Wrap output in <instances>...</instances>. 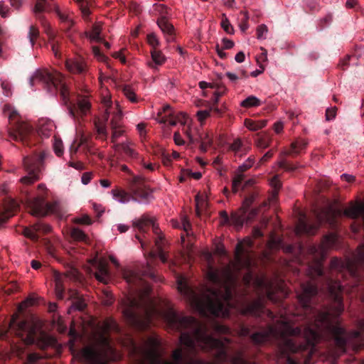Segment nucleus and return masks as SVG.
<instances>
[{
  "label": "nucleus",
  "mask_w": 364,
  "mask_h": 364,
  "mask_svg": "<svg viewBox=\"0 0 364 364\" xmlns=\"http://www.w3.org/2000/svg\"><path fill=\"white\" fill-rule=\"evenodd\" d=\"M245 213H244L241 210L240 213H232L231 218H230L231 223L237 227H241L247 220V218L245 215Z\"/></svg>",
  "instance_id": "obj_34"
},
{
  "label": "nucleus",
  "mask_w": 364,
  "mask_h": 364,
  "mask_svg": "<svg viewBox=\"0 0 364 364\" xmlns=\"http://www.w3.org/2000/svg\"><path fill=\"white\" fill-rule=\"evenodd\" d=\"M65 66L69 72L74 74H82L86 70V63L82 58L68 59Z\"/></svg>",
  "instance_id": "obj_17"
},
{
  "label": "nucleus",
  "mask_w": 364,
  "mask_h": 364,
  "mask_svg": "<svg viewBox=\"0 0 364 364\" xmlns=\"http://www.w3.org/2000/svg\"><path fill=\"white\" fill-rule=\"evenodd\" d=\"M53 149L57 156H61L63 152V146L62 141L60 139H55L53 144Z\"/></svg>",
  "instance_id": "obj_52"
},
{
  "label": "nucleus",
  "mask_w": 364,
  "mask_h": 364,
  "mask_svg": "<svg viewBox=\"0 0 364 364\" xmlns=\"http://www.w3.org/2000/svg\"><path fill=\"white\" fill-rule=\"evenodd\" d=\"M142 189L143 188H134V191L132 192L133 197L135 200L134 201L139 203L146 204L152 200L153 196L151 193L142 192Z\"/></svg>",
  "instance_id": "obj_23"
},
{
  "label": "nucleus",
  "mask_w": 364,
  "mask_h": 364,
  "mask_svg": "<svg viewBox=\"0 0 364 364\" xmlns=\"http://www.w3.org/2000/svg\"><path fill=\"white\" fill-rule=\"evenodd\" d=\"M122 92L125 97L132 103L139 102V97L136 96L135 90L129 85H125L122 87Z\"/></svg>",
  "instance_id": "obj_29"
},
{
  "label": "nucleus",
  "mask_w": 364,
  "mask_h": 364,
  "mask_svg": "<svg viewBox=\"0 0 364 364\" xmlns=\"http://www.w3.org/2000/svg\"><path fill=\"white\" fill-rule=\"evenodd\" d=\"M251 240L245 239L239 242L235 247V259L223 270L219 271L210 267L207 279L210 283L200 290L192 289L184 277L177 278L178 291L200 314L226 317L230 310L235 308L230 299L238 279L240 271L248 270L243 277L246 284L250 283L252 275L249 272L252 265V258L249 249Z\"/></svg>",
  "instance_id": "obj_3"
},
{
  "label": "nucleus",
  "mask_w": 364,
  "mask_h": 364,
  "mask_svg": "<svg viewBox=\"0 0 364 364\" xmlns=\"http://www.w3.org/2000/svg\"><path fill=\"white\" fill-rule=\"evenodd\" d=\"M102 103L105 109V114L107 115L106 120L108 119V116L112 115L116 119L122 118V110L118 102H115L114 105L112 104L111 100V96L108 92L103 94L102 97Z\"/></svg>",
  "instance_id": "obj_12"
},
{
  "label": "nucleus",
  "mask_w": 364,
  "mask_h": 364,
  "mask_svg": "<svg viewBox=\"0 0 364 364\" xmlns=\"http://www.w3.org/2000/svg\"><path fill=\"white\" fill-rule=\"evenodd\" d=\"M149 287H146L143 292L129 296L122 301L124 316L130 324L145 328L154 318L162 317L172 328L183 331L180 343L189 353L194 354L198 350L215 349L218 361L228 360L225 351V346L229 343L228 339L213 338L208 334L205 324L198 322L191 316H180L168 306L161 310L158 303L149 296Z\"/></svg>",
  "instance_id": "obj_2"
},
{
  "label": "nucleus",
  "mask_w": 364,
  "mask_h": 364,
  "mask_svg": "<svg viewBox=\"0 0 364 364\" xmlns=\"http://www.w3.org/2000/svg\"><path fill=\"white\" fill-rule=\"evenodd\" d=\"M46 0H36V4L33 7V11L36 14H41L46 11Z\"/></svg>",
  "instance_id": "obj_40"
},
{
  "label": "nucleus",
  "mask_w": 364,
  "mask_h": 364,
  "mask_svg": "<svg viewBox=\"0 0 364 364\" xmlns=\"http://www.w3.org/2000/svg\"><path fill=\"white\" fill-rule=\"evenodd\" d=\"M196 213L197 215H199L200 211L206 205L205 198L203 196H200L197 195L196 196Z\"/></svg>",
  "instance_id": "obj_44"
},
{
  "label": "nucleus",
  "mask_w": 364,
  "mask_h": 364,
  "mask_svg": "<svg viewBox=\"0 0 364 364\" xmlns=\"http://www.w3.org/2000/svg\"><path fill=\"white\" fill-rule=\"evenodd\" d=\"M80 5V9L84 17H87L90 14V11L87 6V1L85 0L82 2H79Z\"/></svg>",
  "instance_id": "obj_57"
},
{
  "label": "nucleus",
  "mask_w": 364,
  "mask_h": 364,
  "mask_svg": "<svg viewBox=\"0 0 364 364\" xmlns=\"http://www.w3.org/2000/svg\"><path fill=\"white\" fill-rule=\"evenodd\" d=\"M41 357L36 353H31L28 355L26 364H36Z\"/></svg>",
  "instance_id": "obj_58"
},
{
  "label": "nucleus",
  "mask_w": 364,
  "mask_h": 364,
  "mask_svg": "<svg viewBox=\"0 0 364 364\" xmlns=\"http://www.w3.org/2000/svg\"><path fill=\"white\" fill-rule=\"evenodd\" d=\"M34 303V299L31 297H28L26 299H25L23 301H22L18 305V311H23L25 309H26L28 306L32 305Z\"/></svg>",
  "instance_id": "obj_55"
},
{
  "label": "nucleus",
  "mask_w": 364,
  "mask_h": 364,
  "mask_svg": "<svg viewBox=\"0 0 364 364\" xmlns=\"http://www.w3.org/2000/svg\"><path fill=\"white\" fill-rule=\"evenodd\" d=\"M54 125L52 122L42 121L38 128V132L43 136L48 137L53 130Z\"/></svg>",
  "instance_id": "obj_35"
},
{
  "label": "nucleus",
  "mask_w": 364,
  "mask_h": 364,
  "mask_svg": "<svg viewBox=\"0 0 364 364\" xmlns=\"http://www.w3.org/2000/svg\"><path fill=\"white\" fill-rule=\"evenodd\" d=\"M89 263L97 268L95 273L96 279L102 283H107L109 278L107 269V262L105 259L97 260L96 258L90 259Z\"/></svg>",
  "instance_id": "obj_14"
},
{
  "label": "nucleus",
  "mask_w": 364,
  "mask_h": 364,
  "mask_svg": "<svg viewBox=\"0 0 364 364\" xmlns=\"http://www.w3.org/2000/svg\"><path fill=\"white\" fill-rule=\"evenodd\" d=\"M244 179V175L242 173H237L232 180V191L236 193L240 188L242 181Z\"/></svg>",
  "instance_id": "obj_43"
},
{
  "label": "nucleus",
  "mask_w": 364,
  "mask_h": 364,
  "mask_svg": "<svg viewBox=\"0 0 364 364\" xmlns=\"http://www.w3.org/2000/svg\"><path fill=\"white\" fill-rule=\"evenodd\" d=\"M18 315L13 316L9 324V328L21 337L25 344L31 345L36 343L39 348H45L55 344V340L53 337L49 336L40 331V326L33 320L21 321L16 324Z\"/></svg>",
  "instance_id": "obj_6"
},
{
  "label": "nucleus",
  "mask_w": 364,
  "mask_h": 364,
  "mask_svg": "<svg viewBox=\"0 0 364 364\" xmlns=\"http://www.w3.org/2000/svg\"><path fill=\"white\" fill-rule=\"evenodd\" d=\"M256 197L257 195L255 193H253L250 197L245 199L240 209L241 211L245 213L250 206V205L252 203V202L255 200Z\"/></svg>",
  "instance_id": "obj_46"
},
{
  "label": "nucleus",
  "mask_w": 364,
  "mask_h": 364,
  "mask_svg": "<svg viewBox=\"0 0 364 364\" xmlns=\"http://www.w3.org/2000/svg\"><path fill=\"white\" fill-rule=\"evenodd\" d=\"M242 146V142L240 139H236L233 141V142L231 144L230 146V149L232 151H234L235 154L238 153Z\"/></svg>",
  "instance_id": "obj_54"
},
{
  "label": "nucleus",
  "mask_w": 364,
  "mask_h": 364,
  "mask_svg": "<svg viewBox=\"0 0 364 364\" xmlns=\"http://www.w3.org/2000/svg\"><path fill=\"white\" fill-rule=\"evenodd\" d=\"M338 240L337 235L331 233L324 237L319 245L309 247L308 252L315 260L314 264L308 269V274L311 277H318L322 274L321 260L326 257L329 250L336 247Z\"/></svg>",
  "instance_id": "obj_7"
},
{
  "label": "nucleus",
  "mask_w": 364,
  "mask_h": 364,
  "mask_svg": "<svg viewBox=\"0 0 364 364\" xmlns=\"http://www.w3.org/2000/svg\"><path fill=\"white\" fill-rule=\"evenodd\" d=\"M173 116L176 118L178 124H181L183 126H185L188 123V117L185 112H179Z\"/></svg>",
  "instance_id": "obj_51"
},
{
  "label": "nucleus",
  "mask_w": 364,
  "mask_h": 364,
  "mask_svg": "<svg viewBox=\"0 0 364 364\" xmlns=\"http://www.w3.org/2000/svg\"><path fill=\"white\" fill-rule=\"evenodd\" d=\"M221 26L227 33L232 34L234 33L233 27L227 18L222 20Z\"/></svg>",
  "instance_id": "obj_49"
},
{
  "label": "nucleus",
  "mask_w": 364,
  "mask_h": 364,
  "mask_svg": "<svg viewBox=\"0 0 364 364\" xmlns=\"http://www.w3.org/2000/svg\"><path fill=\"white\" fill-rule=\"evenodd\" d=\"M268 29L266 25L261 24L257 28V37L259 40H264L267 38Z\"/></svg>",
  "instance_id": "obj_42"
},
{
  "label": "nucleus",
  "mask_w": 364,
  "mask_h": 364,
  "mask_svg": "<svg viewBox=\"0 0 364 364\" xmlns=\"http://www.w3.org/2000/svg\"><path fill=\"white\" fill-rule=\"evenodd\" d=\"M163 112L164 113H167L168 116L170 117V119L166 118L165 117H162L161 119L159 121L160 123H166L168 122V124L171 126L176 125L177 121L173 116V112L171 111V108L169 105H165L163 107Z\"/></svg>",
  "instance_id": "obj_33"
},
{
  "label": "nucleus",
  "mask_w": 364,
  "mask_h": 364,
  "mask_svg": "<svg viewBox=\"0 0 364 364\" xmlns=\"http://www.w3.org/2000/svg\"><path fill=\"white\" fill-rule=\"evenodd\" d=\"M261 105V100L254 95L247 97L240 102V106L245 108L256 107Z\"/></svg>",
  "instance_id": "obj_30"
},
{
  "label": "nucleus",
  "mask_w": 364,
  "mask_h": 364,
  "mask_svg": "<svg viewBox=\"0 0 364 364\" xmlns=\"http://www.w3.org/2000/svg\"><path fill=\"white\" fill-rule=\"evenodd\" d=\"M85 141H86V137L82 136L80 138V142L78 143V144L77 146H75V142H74L71 145L70 149V160L68 161L69 166L73 167L77 170H82L84 168V164L81 161H74V156L77 152L79 146L84 144L85 143Z\"/></svg>",
  "instance_id": "obj_18"
},
{
  "label": "nucleus",
  "mask_w": 364,
  "mask_h": 364,
  "mask_svg": "<svg viewBox=\"0 0 364 364\" xmlns=\"http://www.w3.org/2000/svg\"><path fill=\"white\" fill-rule=\"evenodd\" d=\"M245 126L250 131H257L263 127H264L267 124V121L266 119L259 120V121H253L250 119H246L245 120Z\"/></svg>",
  "instance_id": "obj_26"
},
{
  "label": "nucleus",
  "mask_w": 364,
  "mask_h": 364,
  "mask_svg": "<svg viewBox=\"0 0 364 364\" xmlns=\"http://www.w3.org/2000/svg\"><path fill=\"white\" fill-rule=\"evenodd\" d=\"M181 226L183 230L188 234L191 230V224L186 217H183L181 219Z\"/></svg>",
  "instance_id": "obj_59"
},
{
  "label": "nucleus",
  "mask_w": 364,
  "mask_h": 364,
  "mask_svg": "<svg viewBox=\"0 0 364 364\" xmlns=\"http://www.w3.org/2000/svg\"><path fill=\"white\" fill-rule=\"evenodd\" d=\"M63 75L59 72L55 70L53 73L47 70H37L30 78L31 86L37 84H42L48 86V91H52V87L58 88L60 91L62 99L65 104L68 102V87L63 83Z\"/></svg>",
  "instance_id": "obj_8"
},
{
  "label": "nucleus",
  "mask_w": 364,
  "mask_h": 364,
  "mask_svg": "<svg viewBox=\"0 0 364 364\" xmlns=\"http://www.w3.org/2000/svg\"><path fill=\"white\" fill-rule=\"evenodd\" d=\"M91 104L87 97L79 99L77 102V112L81 115H86L90 112Z\"/></svg>",
  "instance_id": "obj_27"
},
{
  "label": "nucleus",
  "mask_w": 364,
  "mask_h": 364,
  "mask_svg": "<svg viewBox=\"0 0 364 364\" xmlns=\"http://www.w3.org/2000/svg\"><path fill=\"white\" fill-rule=\"evenodd\" d=\"M17 208L18 205L16 202L12 200L7 206L0 210V225L13 215L14 211L16 210Z\"/></svg>",
  "instance_id": "obj_22"
},
{
  "label": "nucleus",
  "mask_w": 364,
  "mask_h": 364,
  "mask_svg": "<svg viewBox=\"0 0 364 364\" xmlns=\"http://www.w3.org/2000/svg\"><path fill=\"white\" fill-rule=\"evenodd\" d=\"M43 154L38 156H26L23 159V166L28 174L20 179L22 183L26 185L31 184L39 178V165L43 161Z\"/></svg>",
  "instance_id": "obj_10"
},
{
  "label": "nucleus",
  "mask_w": 364,
  "mask_h": 364,
  "mask_svg": "<svg viewBox=\"0 0 364 364\" xmlns=\"http://www.w3.org/2000/svg\"><path fill=\"white\" fill-rule=\"evenodd\" d=\"M38 35L39 32L38 28L33 26H30L28 38H29L31 46H33L35 40L38 37Z\"/></svg>",
  "instance_id": "obj_41"
},
{
  "label": "nucleus",
  "mask_w": 364,
  "mask_h": 364,
  "mask_svg": "<svg viewBox=\"0 0 364 364\" xmlns=\"http://www.w3.org/2000/svg\"><path fill=\"white\" fill-rule=\"evenodd\" d=\"M114 148L117 151L122 149L127 156L131 158H136L138 155L135 150L133 148H132L128 143H123L122 144H114Z\"/></svg>",
  "instance_id": "obj_32"
},
{
  "label": "nucleus",
  "mask_w": 364,
  "mask_h": 364,
  "mask_svg": "<svg viewBox=\"0 0 364 364\" xmlns=\"http://www.w3.org/2000/svg\"><path fill=\"white\" fill-rule=\"evenodd\" d=\"M9 8L5 5L4 1H0V15L5 18L9 16Z\"/></svg>",
  "instance_id": "obj_62"
},
{
  "label": "nucleus",
  "mask_w": 364,
  "mask_h": 364,
  "mask_svg": "<svg viewBox=\"0 0 364 364\" xmlns=\"http://www.w3.org/2000/svg\"><path fill=\"white\" fill-rule=\"evenodd\" d=\"M282 240L279 237H272L268 242V247L271 250H277L282 247Z\"/></svg>",
  "instance_id": "obj_45"
},
{
  "label": "nucleus",
  "mask_w": 364,
  "mask_h": 364,
  "mask_svg": "<svg viewBox=\"0 0 364 364\" xmlns=\"http://www.w3.org/2000/svg\"><path fill=\"white\" fill-rule=\"evenodd\" d=\"M146 124L144 122L139 123L136 125V129H137L139 135L141 136V137H144L146 136Z\"/></svg>",
  "instance_id": "obj_60"
},
{
  "label": "nucleus",
  "mask_w": 364,
  "mask_h": 364,
  "mask_svg": "<svg viewBox=\"0 0 364 364\" xmlns=\"http://www.w3.org/2000/svg\"><path fill=\"white\" fill-rule=\"evenodd\" d=\"M123 275L124 279L129 284L136 283L141 280V276L137 272L128 268L124 269Z\"/></svg>",
  "instance_id": "obj_31"
},
{
  "label": "nucleus",
  "mask_w": 364,
  "mask_h": 364,
  "mask_svg": "<svg viewBox=\"0 0 364 364\" xmlns=\"http://www.w3.org/2000/svg\"><path fill=\"white\" fill-rule=\"evenodd\" d=\"M151 61L147 62L149 68L156 71L158 70L159 66L162 65L166 60V57L160 50L153 49L151 51Z\"/></svg>",
  "instance_id": "obj_19"
},
{
  "label": "nucleus",
  "mask_w": 364,
  "mask_h": 364,
  "mask_svg": "<svg viewBox=\"0 0 364 364\" xmlns=\"http://www.w3.org/2000/svg\"><path fill=\"white\" fill-rule=\"evenodd\" d=\"M201 144L200 149L203 151H206L208 148L212 145L213 138L209 133H204L200 136Z\"/></svg>",
  "instance_id": "obj_37"
},
{
  "label": "nucleus",
  "mask_w": 364,
  "mask_h": 364,
  "mask_svg": "<svg viewBox=\"0 0 364 364\" xmlns=\"http://www.w3.org/2000/svg\"><path fill=\"white\" fill-rule=\"evenodd\" d=\"M336 114V108L335 107L328 108L326 112V119L329 121L335 118Z\"/></svg>",
  "instance_id": "obj_56"
},
{
  "label": "nucleus",
  "mask_w": 364,
  "mask_h": 364,
  "mask_svg": "<svg viewBox=\"0 0 364 364\" xmlns=\"http://www.w3.org/2000/svg\"><path fill=\"white\" fill-rule=\"evenodd\" d=\"M134 225L136 226L140 230H143L145 227L151 225L154 230L157 233V227L153 221L146 216H143L139 219L134 221Z\"/></svg>",
  "instance_id": "obj_28"
},
{
  "label": "nucleus",
  "mask_w": 364,
  "mask_h": 364,
  "mask_svg": "<svg viewBox=\"0 0 364 364\" xmlns=\"http://www.w3.org/2000/svg\"><path fill=\"white\" fill-rule=\"evenodd\" d=\"M51 230V227L48 225L38 222L30 228H26L23 230V235L33 240H38L42 233H48Z\"/></svg>",
  "instance_id": "obj_15"
},
{
  "label": "nucleus",
  "mask_w": 364,
  "mask_h": 364,
  "mask_svg": "<svg viewBox=\"0 0 364 364\" xmlns=\"http://www.w3.org/2000/svg\"><path fill=\"white\" fill-rule=\"evenodd\" d=\"M92 53L95 57L97 59V60L100 62L107 63L108 58L104 54H102L99 48L97 46L92 47Z\"/></svg>",
  "instance_id": "obj_48"
},
{
  "label": "nucleus",
  "mask_w": 364,
  "mask_h": 364,
  "mask_svg": "<svg viewBox=\"0 0 364 364\" xmlns=\"http://www.w3.org/2000/svg\"><path fill=\"white\" fill-rule=\"evenodd\" d=\"M115 328L116 323L114 320L105 321L95 334L93 343L85 347L80 352L75 351L73 341H70V349L73 358L89 364H106L113 357V350L106 333Z\"/></svg>",
  "instance_id": "obj_4"
},
{
  "label": "nucleus",
  "mask_w": 364,
  "mask_h": 364,
  "mask_svg": "<svg viewBox=\"0 0 364 364\" xmlns=\"http://www.w3.org/2000/svg\"><path fill=\"white\" fill-rule=\"evenodd\" d=\"M78 277V271L75 267H70L67 270L66 273L62 274L56 271L53 272L54 281L55 283V294L58 298H63L64 288L63 285V280L65 277L70 279H75Z\"/></svg>",
  "instance_id": "obj_11"
},
{
  "label": "nucleus",
  "mask_w": 364,
  "mask_h": 364,
  "mask_svg": "<svg viewBox=\"0 0 364 364\" xmlns=\"http://www.w3.org/2000/svg\"><path fill=\"white\" fill-rule=\"evenodd\" d=\"M210 115V112L208 110H200L197 112V117L199 121L203 122Z\"/></svg>",
  "instance_id": "obj_63"
},
{
  "label": "nucleus",
  "mask_w": 364,
  "mask_h": 364,
  "mask_svg": "<svg viewBox=\"0 0 364 364\" xmlns=\"http://www.w3.org/2000/svg\"><path fill=\"white\" fill-rule=\"evenodd\" d=\"M254 159L249 157L242 165L239 166L238 171L242 172L252 166Z\"/></svg>",
  "instance_id": "obj_53"
},
{
  "label": "nucleus",
  "mask_w": 364,
  "mask_h": 364,
  "mask_svg": "<svg viewBox=\"0 0 364 364\" xmlns=\"http://www.w3.org/2000/svg\"><path fill=\"white\" fill-rule=\"evenodd\" d=\"M38 189L40 192L39 196L27 201V205L31 215L36 217H42L48 213L59 214L61 209V205L59 203L52 204H46L44 203V193L46 191V186L43 183L39 184Z\"/></svg>",
  "instance_id": "obj_9"
},
{
  "label": "nucleus",
  "mask_w": 364,
  "mask_h": 364,
  "mask_svg": "<svg viewBox=\"0 0 364 364\" xmlns=\"http://www.w3.org/2000/svg\"><path fill=\"white\" fill-rule=\"evenodd\" d=\"M45 27V31L48 36L49 37L50 40H53L55 36V31L52 29L48 23H46L44 25Z\"/></svg>",
  "instance_id": "obj_61"
},
{
  "label": "nucleus",
  "mask_w": 364,
  "mask_h": 364,
  "mask_svg": "<svg viewBox=\"0 0 364 364\" xmlns=\"http://www.w3.org/2000/svg\"><path fill=\"white\" fill-rule=\"evenodd\" d=\"M157 24L164 33L168 35L172 33L173 27L165 18L162 17L159 18L157 21Z\"/></svg>",
  "instance_id": "obj_36"
},
{
  "label": "nucleus",
  "mask_w": 364,
  "mask_h": 364,
  "mask_svg": "<svg viewBox=\"0 0 364 364\" xmlns=\"http://www.w3.org/2000/svg\"><path fill=\"white\" fill-rule=\"evenodd\" d=\"M111 193L114 200L122 204H126L130 201L135 200L132 196L122 189H113L112 190Z\"/></svg>",
  "instance_id": "obj_21"
},
{
  "label": "nucleus",
  "mask_w": 364,
  "mask_h": 364,
  "mask_svg": "<svg viewBox=\"0 0 364 364\" xmlns=\"http://www.w3.org/2000/svg\"><path fill=\"white\" fill-rule=\"evenodd\" d=\"M102 31V24L100 23H95L90 32L85 33V35L91 41L102 42L103 38L100 36Z\"/></svg>",
  "instance_id": "obj_25"
},
{
  "label": "nucleus",
  "mask_w": 364,
  "mask_h": 364,
  "mask_svg": "<svg viewBox=\"0 0 364 364\" xmlns=\"http://www.w3.org/2000/svg\"><path fill=\"white\" fill-rule=\"evenodd\" d=\"M319 228V223L310 225L306 222L304 217L299 218L296 228V233L314 234Z\"/></svg>",
  "instance_id": "obj_20"
},
{
  "label": "nucleus",
  "mask_w": 364,
  "mask_h": 364,
  "mask_svg": "<svg viewBox=\"0 0 364 364\" xmlns=\"http://www.w3.org/2000/svg\"><path fill=\"white\" fill-rule=\"evenodd\" d=\"M50 11L55 14L60 22L66 23L70 27L75 24L73 11L68 7L54 4Z\"/></svg>",
  "instance_id": "obj_13"
},
{
  "label": "nucleus",
  "mask_w": 364,
  "mask_h": 364,
  "mask_svg": "<svg viewBox=\"0 0 364 364\" xmlns=\"http://www.w3.org/2000/svg\"><path fill=\"white\" fill-rule=\"evenodd\" d=\"M147 41L153 49H156L159 46V41L154 33H150L147 36Z\"/></svg>",
  "instance_id": "obj_50"
},
{
  "label": "nucleus",
  "mask_w": 364,
  "mask_h": 364,
  "mask_svg": "<svg viewBox=\"0 0 364 364\" xmlns=\"http://www.w3.org/2000/svg\"><path fill=\"white\" fill-rule=\"evenodd\" d=\"M31 132V127L28 123L21 122L14 130L9 131V136L13 140L23 141Z\"/></svg>",
  "instance_id": "obj_16"
},
{
  "label": "nucleus",
  "mask_w": 364,
  "mask_h": 364,
  "mask_svg": "<svg viewBox=\"0 0 364 364\" xmlns=\"http://www.w3.org/2000/svg\"><path fill=\"white\" fill-rule=\"evenodd\" d=\"M253 284L258 291V299L247 306L240 307L238 310L244 315L260 317L263 314H267L269 318H273V314L264 309V296L266 295L269 300L276 302L281 296H287V291L284 283L277 278L269 281L261 276L254 279Z\"/></svg>",
  "instance_id": "obj_5"
},
{
  "label": "nucleus",
  "mask_w": 364,
  "mask_h": 364,
  "mask_svg": "<svg viewBox=\"0 0 364 364\" xmlns=\"http://www.w3.org/2000/svg\"><path fill=\"white\" fill-rule=\"evenodd\" d=\"M173 140L176 145L182 146L185 144L184 140L182 139L179 132H175L173 135Z\"/></svg>",
  "instance_id": "obj_64"
},
{
  "label": "nucleus",
  "mask_w": 364,
  "mask_h": 364,
  "mask_svg": "<svg viewBox=\"0 0 364 364\" xmlns=\"http://www.w3.org/2000/svg\"><path fill=\"white\" fill-rule=\"evenodd\" d=\"M328 291L333 304L330 307L318 311L310 305V301L317 292L312 282L302 286V291L298 295L299 301L302 307V314H281L274 326H269L266 330L252 333V341L260 344L266 341L279 340L277 362L279 364H296L291 358V353L308 351V357L304 364H311L309 357L315 351V344L322 338H334L339 352L334 356H338L345 351V346L351 339L358 338L364 333V321L358 322L357 330L346 333L339 324V316L344 307L341 292L343 286L340 282L328 280Z\"/></svg>",
  "instance_id": "obj_1"
},
{
  "label": "nucleus",
  "mask_w": 364,
  "mask_h": 364,
  "mask_svg": "<svg viewBox=\"0 0 364 364\" xmlns=\"http://www.w3.org/2000/svg\"><path fill=\"white\" fill-rule=\"evenodd\" d=\"M71 237L75 240L82 241L86 243H88L89 241L88 237L85 234V232L82 230L78 228H74L71 231Z\"/></svg>",
  "instance_id": "obj_38"
},
{
  "label": "nucleus",
  "mask_w": 364,
  "mask_h": 364,
  "mask_svg": "<svg viewBox=\"0 0 364 364\" xmlns=\"http://www.w3.org/2000/svg\"><path fill=\"white\" fill-rule=\"evenodd\" d=\"M130 190L134 191V188H143V178L141 176H134L129 181Z\"/></svg>",
  "instance_id": "obj_39"
},
{
  "label": "nucleus",
  "mask_w": 364,
  "mask_h": 364,
  "mask_svg": "<svg viewBox=\"0 0 364 364\" xmlns=\"http://www.w3.org/2000/svg\"><path fill=\"white\" fill-rule=\"evenodd\" d=\"M161 237H159V239L156 241V245L157 246V248L159 250L158 251V257L160 259V260L165 263L167 262V256L166 255V253L161 250Z\"/></svg>",
  "instance_id": "obj_47"
},
{
  "label": "nucleus",
  "mask_w": 364,
  "mask_h": 364,
  "mask_svg": "<svg viewBox=\"0 0 364 364\" xmlns=\"http://www.w3.org/2000/svg\"><path fill=\"white\" fill-rule=\"evenodd\" d=\"M122 118L116 119L114 117H112L111 125L112 129V143H115L117 138L120 137L123 133L124 130L121 127L120 120Z\"/></svg>",
  "instance_id": "obj_24"
}]
</instances>
